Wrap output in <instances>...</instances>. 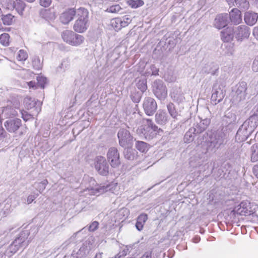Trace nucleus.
Segmentation results:
<instances>
[{
	"instance_id": "obj_44",
	"label": "nucleus",
	"mask_w": 258,
	"mask_h": 258,
	"mask_svg": "<svg viewBox=\"0 0 258 258\" xmlns=\"http://www.w3.org/2000/svg\"><path fill=\"white\" fill-rule=\"evenodd\" d=\"M129 5L133 8H137L144 4L143 1L141 0L134 1L130 0L128 1Z\"/></svg>"
},
{
	"instance_id": "obj_62",
	"label": "nucleus",
	"mask_w": 258,
	"mask_h": 258,
	"mask_svg": "<svg viewBox=\"0 0 258 258\" xmlns=\"http://www.w3.org/2000/svg\"><path fill=\"white\" fill-rule=\"evenodd\" d=\"M200 238L199 237H197L195 238L194 239V242H198L199 240H200Z\"/></svg>"
},
{
	"instance_id": "obj_11",
	"label": "nucleus",
	"mask_w": 258,
	"mask_h": 258,
	"mask_svg": "<svg viewBox=\"0 0 258 258\" xmlns=\"http://www.w3.org/2000/svg\"><path fill=\"white\" fill-rule=\"evenodd\" d=\"M143 106L146 114L149 116L153 115L157 108L155 100L149 97L145 98Z\"/></svg>"
},
{
	"instance_id": "obj_47",
	"label": "nucleus",
	"mask_w": 258,
	"mask_h": 258,
	"mask_svg": "<svg viewBox=\"0 0 258 258\" xmlns=\"http://www.w3.org/2000/svg\"><path fill=\"white\" fill-rule=\"evenodd\" d=\"M138 88L141 91L142 93L144 92L147 89L146 82L144 80H140L137 83Z\"/></svg>"
},
{
	"instance_id": "obj_18",
	"label": "nucleus",
	"mask_w": 258,
	"mask_h": 258,
	"mask_svg": "<svg viewBox=\"0 0 258 258\" xmlns=\"http://www.w3.org/2000/svg\"><path fill=\"white\" fill-rule=\"evenodd\" d=\"M235 28L228 27L224 29L221 32V37L222 40L224 42H229L231 41L234 37Z\"/></svg>"
},
{
	"instance_id": "obj_16",
	"label": "nucleus",
	"mask_w": 258,
	"mask_h": 258,
	"mask_svg": "<svg viewBox=\"0 0 258 258\" xmlns=\"http://www.w3.org/2000/svg\"><path fill=\"white\" fill-rule=\"evenodd\" d=\"M200 122H197L192 127L195 129L197 133L200 134L204 132L208 126L211 122V119L208 117L199 116Z\"/></svg>"
},
{
	"instance_id": "obj_60",
	"label": "nucleus",
	"mask_w": 258,
	"mask_h": 258,
	"mask_svg": "<svg viewBox=\"0 0 258 258\" xmlns=\"http://www.w3.org/2000/svg\"><path fill=\"white\" fill-rule=\"evenodd\" d=\"M102 252L97 253L94 258H102Z\"/></svg>"
},
{
	"instance_id": "obj_19",
	"label": "nucleus",
	"mask_w": 258,
	"mask_h": 258,
	"mask_svg": "<svg viewBox=\"0 0 258 258\" xmlns=\"http://www.w3.org/2000/svg\"><path fill=\"white\" fill-rule=\"evenodd\" d=\"M75 15V9H70L61 14L60 16V22L63 24H68L73 19Z\"/></svg>"
},
{
	"instance_id": "obj_26",
	"label": "nucleus",
	"mask_w": 258,
	"mask_h": 258,
	"mask_svg": "<svg viewBox=\"0 0 258 258\" xmlns=\"http://www.w3.org/2000/svg\"><path fill=\"white\" fill-rule=\"evenodd\" d=\"M148 219V216L146 214H142L137 218L136 227L139 231H141L144 227L146 221Z\"/></svg>"
},
{
	"instance_id": "obj_2",
	"label": "nucleus",
	"mask_w": 258,
	"mask_h": 258,
	"mask_svg": "<svg viewBox=\"0 0 258 258\" xmlns=\"http://www.w3.org/2000/svg\"><path fill=\"white\" fill-rule=\"evenodd\" d=\"M143 123L140 130L142 131V133L147 139H152L160 132H162V130L158 128L150 119H144Z\"/></svg>"
},
{
	"instance_id": "obj_4",
	"label": "nucleus",
	"mask_w": 258,
	"mask_h": 258,
	"mask_svg": "<svg viewBox=\"0 0 258 258\" xmlns=\"http://www.w3.org/2000/svg\"><path fill=\"white\" fill-rule=\"evenodd\" d=\"M29 235V233L27 231L21 233L19 236L10 246L11 251L14 253L21 248H25L30 242Z\"/></svg>"
},
{
	"instance_id": "obj_8",
	"label": "nucleus",
	"mask_w": 258,
	"mask_h": 258,
	"mask_svg": "<svg viewBox=\"0 0 258 258\" xmlns=\"http://www.w3.org/2000/svg\"><path fill=\"white\" fill-rule=\"evenodd\" d=\"M232 212L234 214L239 215H251L253 213L251 203L248 201H243L235 207Z\"/></svg>"
},
{
	"instance_id": "obj_61",
	"label": "nucleus",
	"mask_w": 258,
	"mask_h": 258,
	"mask_svg": "<svg viewBox=\"0 0 258 258\" xmlns=\"http://www.w3.org/2000/svg\"><path fill=\"white\" fill-rule=\"evenodd\" d=\"M35 84L34 82H33L32 81L30 82L29 83V87L31 88V87H34V84Z\"/></svg>"
},
{
	"instance_id": "obj_30",
	"label": "nucleus",
	"mask_w": 258,
	"mask_h": 258,
	"mask_svg": "<svg viewBox=\"0 0 258 258\" xmlns=\"http://www.w3.org/2000/svg\"><path fill=\"white\" fill-rule=\"evenodd\" d=\"M197 134L198 133L196 132L195 129L192 127L190 128L184 135V142L186 143H189L192 141L194 139V135Z\"/></svg>"
},
{
	"instance_id": "obj_7",
	"label": "nucleus",
	"mask_w": 258,
	"mask_h": 258,
	"mask_svg": "<svg viewBox=\"0 0 258 258\" xmlns=\"http://www.w3.org/2000/svg\"><path fill=\"white\" fill-rule=\"evenodd\" d=\"M107 159L113 168H117L121 164L119 153L115 147H111L108 149L107 153Z\"/></svg>"
},
{
	"instance_id": "obj_3",
	"label": "nucleus",
	"mask_w": 258,
	"mask_h": 258,
	"mask_svg": "<svg viewBox=\"0 0 258 258\" xmlns=\"http://www.w3.org/2000/svg\"><path fill=\"white\" fill-rule=\"evenodd\" d=\"M225 134L221 131L212 134L206 142L207 152H215L225 141Z\"/></svg>"
},
{
	"instance_id": "obj_35",
	"label": "nucleus",
	"mask_w": 258,
	"mask_h": 258,
	"mask_svg": "<svg viewBox=\"0 0 258 258\" xmlns=\"http://www.w3.org/2000/svg\"><path fill=\"white\" fill-rule=\"evenodd\" d=\"M90 190H92L91 194H96L97 193L102 194L105 191L110 190L109 186H100L95 188H90Z\"/></svg>"
},
{
	"instance_id": "obj_31",
	"label": "nucleus",
	"mask_w": 258,
	"mask_h": 258,
	"mask_svg": "<svg viewBox=\"0 0 258 258\" xmlns=\"http://www.w3.org/2000/svg\"><path fill=\"white\" fill-rule=\"evenodd\" d=\"M251 161L256 162L258 161V144H254L250 148Z\"/></svg>"
},
{
	"instance_id": "obj_42",
	"label": "nucleus",
	"mask_w": 258,
	"mask_h": 258,
	"mask_svg": "<svg viewBox=\"0 0 258 258\" xmlns=\"http://www.w3.org/2000/svg\"><path fill=\"white\" fill-rule=\"evenodd\" d=\"M28 54L27 52L24 50H20L16 56V58L19 61H24L28 58Z\"/></svg>"
},
{
	"instance_id": "obj_36",
	"label": "nucleus",
	"mask_w": 258,
	"mask_h": 258,
	"mask_svg": "<svg viewBox=\"0 0 258 258\" xmlns=\"http://www.w3.org/2000/svg\"><path fill=\"white\" fill-rule=\"evenodd\" d=\"M136 148L141 152H145L149 149L148 144L143 141H137L136 143Z\"/></svg>"
},
{
	"instance_id": "obj_1",
	"label": "nucleus",
	"mask_w": 258,
	"mask_h": 258,
	"mask_svg": "<svg viewBox=\"0 0 258 258\" xmlns=\"http://www.w3.org/2000/svg\"><path fill=\"white\" fill-rule=\"evenodd\" d=\"M258 125V115H253L246 119L238 130L235 139L238 142L245 141Z\"/></svg>"
},
{
	"instance_id": "obj_9",
	"label": "nucleus",
	"mask_w": 258,
	"mask_h": 258,
	"mask_svg": "<svg viewBox=\"0 0 258 258\" xmlns=\"http://www.w3.org/2000/svg\"><path fill=\"white\" fill-rule=\"evenodd\" d=\"M95 167L98 172L102 175L106 176L109 172V166L106 159L103 156L96 157Z\"/></svg>"
},
{
	"instance_id": "obj_13",
	"label": "nucleus",
	"mask_w": 258,
	"mask_h": 258,
	"mask_svg": "<svg viewBox=\"0 0 258 258\" xmlns=\"http://www.w3.org/2000/svg\"><path fill=\"white\" fill-rule=\"evenodd\" d=\"M234 34L237 40L247 38L250 34L249 29L245 25H240L235 27Z\"/></svg>"
},
{
	"instance_id": "obj_25",
	"label": "nucleus",
	"mask_w": 258,
	"mask_h": 258,
	"mask_svg": "<svg viewBox=\"0 0 258 258\" xmlns=\"http://www.w3.org/2000/svg\"><path fill=\"white\" fill-rule=\"evenodd\" d=\"M75 15L77 19L89 20V12L84 8H80L75 9Z\"/></svg>"
},
{
	"instance_id": "obj_15",
	"label": "nucleus",
	"mask_w": 258,
	"mask_h": 258,
	"mask_svg": "<svg viewBox=\"0 0 258 258\" xmlns=\"http://www.w3.org/2000/svg\"><path fill=\"white\" fill-rule=\"evenodd\" d=\"M229 16L227 14H221L218 15L214 22L215 27L220 29L226 26L228 24Z\"/></svg>"
},
{
	"instance_id": "obj_28",
	"label": "nucleus",
	"mask_w": 258,
	"mask_h": 258,
	"mask_svg": "<svg viewBox=\"0 0 258 258\" xmlns=\"http://www.w3.org/2000/svg\"><path fill=\"white\" fill-rule=\"evenodd\" d=\"M26 5L22 0H16L13 2V7L20 15H23Z\"/></svg>"
},
{
	"instance_id": "obj_64",
	"label": "nucleus",
	"mask_w": 258,
	"mask_h": 258,
	"mask_svg": "<svg viewBox=\"0 0 258 258\" xmlns=\"http://www.w3.org/2000/svg\"><path fill=\"white\" fill-rule=\"evenodd\" d=\"M26 1L29 3H32V2H34L35 0H26Z\"/></svg>"
},
{
	"instance_id": "obj_52",
	"label": "nucleus",
	"mask_w": 258,
	"mask_h": 258,
	"mask_svg": "<svg viewBox=\"0 0 258 258\" xmlns=\"http://www.w3.org/2000/svg\"><path fill=\"white\" fill-rule=\"evenodd\" d=\"M252 69L255 72H258V56L255 58L253 62Z\"/></svg>"
},
{
	"instance_id": "obj_29",
	"label": "nucleus",
	"mask_w": 258,
	"mask_h": 258,
	"mask_svg": "<svg viewBox=\"0 0 258 258\" xmlns=\"http://www.w3.org/2000/svg\"><path fill=\"white\" fill-rule=\"evenodd\" d=\"M167 108L170 116L174 119L177 120L179 114L175 109V105L172 103H169L167 105Z\"/></svg>"
},
{
	"instance_id": "obj_21",
	"label": "nucleus",
	"mask_w": 258,
	"mask_h": 258,
	"mask_svg": "<svg viewBox=\"0 0 258 258\" xmlns=\"http://www.w3.org/2000/svg\"><path fill=\"white\" fill-rule=\"evenodd\" d=\"M229 18L234 24H238L242 21L241 12L237 9H233L229 13Z\"/></svg>"
},
{
	"instance_id": "obj_32",
	"label": "nucleus",
	"mask_w": 258,
	"mask_h": 258,
	"mask_svg": "<svg viewBox=\"0 0 258 258\" xmlns=\"http://www.w3.org/2000/svg\"><path fill=\"white\" fill-rule=\"evenodd\" d=\"M76 36H74V37L72 38V43H70V45L73 46H79L83 43L84 41V37L81 35L75 33Z\"/></svg>"
},
{
	"instance_id": "obj_53",
	"label": "nucleus",
	"mask_w": 258,
	"mask_h": 258,
	"mask_svg": "<svg viewBox=\"0 0 258 258\" xmlns=\"http://www.w3.org/2000/svg\"><path fill=\"white\" fill-rule=\"evenodd\" d=\"M38 196V194L31 195H29L27 200V203L28 204H31L37 197Z\"/></svg>"
},
{
	"instance_id": "obj_17",
	"label": "nucleus",
	"mask_w": 258,
	"mask_h": 258,
	"mask_svg": "<svg viewBox=\"0 0 258 258\" xmlns=\"http://www.w3.org/2000/svg\"><path fill=\"white\" fill-rule=\"evenodd\" d=\"M89 26V20L77 19L73 26L74 30L77 33L85 32Z\"/></svg>"
},
{
	"instance_id": "obj_41",
	"label": "nucleus",
	"mask_w": 258,
	"mask_h": 258,
	"mask_svg": "<svg viewBox=\"0 0 258 258\" xmlns=\"http://www.w3.org/2000/svg\"><path fill=\"white\" fill-rule=\"evenodd\" d=\"M120 23H121V18H119L113 19L111 21V24L115 31L121 29Z\"/></svg>"
},
{
	"instance_id": "obj_56",
	"label": "nucleus",
	"mask_w": 258,
	"mask_h": 258,
	"mask_svg": "<svg viewBox=\"0 0 258 258\" xmlns=\"http://www.w3.org/2000/svg\"><path fill=\"white\" fill-rule=\"evenodd\" d=\"M253 35L258 40V27H254L253 30Z\"/></svg>"
},
{
	"instance_id": "obj_48",
	"label": "nucleus",
	"mask_w": 258,
	"mask_h": 258,
	"mask_svg": "<svg viewBox=\"0 0 258 258\" xmlns=\"http://www.w3.org/2000/svg\"><path fill=\"white\" fill-rule=\"evenodd\" d=\"M33 67L37 70H39L41 67L40 60L38 57L34 58L32 61Z\"/></svg>"
},
{
	"instance_id": "obj_54",
	"label": "nucleus",
	"mask_w": 258,
	"mask_h": 258,
	"mask_svg": "<svg viewBox=\"0 0 258 258\" xmlns=\"http://www.w3.org/2000/svg\"><path fill=\"white\" fill-rule=\"evenodd\" d=\"M22 117L25 121H27L29 119V117L31 115V114H28L26 111H21Z\"/></svg>"
},
{
	"instance_id": "obj_37",
	"label": "nucleus",
	"mask_w": 258,
	"mask_h": 258,
	"mask_svg": "<svg viewBox=\"0 0 258 258\" xmlns=\"http://www.w3.org/2000/svg\"><path fill=\"white\" fill-rule=\"evenodd\" d=\"M171 96L178 103L182 102L185 100L183 94L181 93L180 91H177L176 93L173 92L171 94Z\"/></svg>"
},
{
	"instance_id": "obj_51",
	"label": "nucleus",
	"mask_w": 258,
	"mask_h": 258,
	"mask_svg": "<svg viewBox=\"0 0 258 258\" xmlns=\"http://www.w3.org/2000/svg\"><path fill=\"white\" fill-rule=\"evenodd\" d=\"M39 3L41 6L46 8L50 6L51 0H39Z\"/></svg>"
},
{
	"instance_id": "obj_12",
	"label": "nucleus",
	"mask_w": 258,
	"mask_h": 258,
	"mask_svg": "<svg viewBox=\"0 0 258 258\" xmlns=\"http://www.w3.org/2000/svg\"><path fill=\"white\" fill-rule=\"evenodd\" d=\"M247 84L245 82H241L237 84L234 94L235 99L237 101L245 100L247 94Z\"/></svg>"
},
{
	"instance_id": "obj_59",
	"label": "nucleus",
	"mask_w": 258,
	"mask_h": 258,
	"mask_svg": "<svg viewBox=\"0 0 258 258\" xmlns=\"http://www.w3.org/2000/svg\"><path fill=\"white\" fill-rule=\"evenodd\" d=\"M123 19H125V21L128 25L131 22L132 20L131 18L128 16H125L124 17H123Z\"/></svg>"
},
{
	"instance_id": "obj_46",
	"label": "nucleus",
	"mask_w": 258,
	"mask_h": 258,
	"mask_svg": "<svg viewBox=\"0 0 258 258\" xmlns=\"http://www.w3.org/2000/svg\"><path fill=\"white\" fill-rule=\"evenodd\" d=\"M37 86L41 88H44V85L46 83V78L42 76L37 77Z\"/></svg>"
},
{
	"instance_id": "obj_5",
	"label": "nucleus",
	"mask_w": 258,
	"mask_h": 258,
	"mask_svg": "<svg viewBox=\"0 0 258 258\" xmlns=\"http://www.w3.org/2000/svg\"><path fill=\"white\" fill-rule=\"evenodd\" d=\"M119 144L124 148H131L133 144V137L128 131L125 128H120L117 134Z\"/></svg>"
},
{
	"instance_id": "obj_38",
	"label": "nucleus",
	"mask_w": 258,
	"mask_h": 258,
	"mask_svg": "<svg viewBox=\"0 0 258 258\" xmlns=\"http://www.w3.org/2000/svg\"><path fill=\"white\" fill-rule=\"evenodd\" d=\"M214 64L212 63L206 64L202 69V72L205 74L214 75L215 70L213 69Z\"/></svg>"
},
{
	"instance_id": "obj_27",
	"label": "nucleus",
	"mask_w": 258,
	"mask_h": 258,
	"mask_svg": "<svg viewBox=\"0 0 258 258\" xmlns=\"http://www.w3.org/2000/svg\"><path fill=\"white\" fill-rule=\"evenodd\" d=\"M76 36L75 33L71 30H65L61 33V37L63 41L70 45L72 43V38Z\"/></svg>"
},
{
	"instance_id": "obj_20",
	"label": "nucleus",
	"mask_w": 258,
	"mask_h": 258,
	"mask_svg": "<svg viewBox=\"0 0 258 258\" xmlns=\"http://www.w3.org/2000/svg\"><path fill=\"white\" fill-rule=\"evenodd\" d=\"M155 117L156 122L160 125L165 124L169 120V117L164 110H158Z\"/></svg>"
},
{
	"instance_id": "obj_50",
	"label": "nucleus",
	"mask_w": 258,
	"mask_h": 258,
	"mask_svg": "<svg viewBox=\"0 0 258 258\" xmlns=\"http://www.w3.org/2000/svg\"><path fill=\"white\" fill-rule=\"evenodd\" d=\"M98 222L94 221L90 225L88 229L90 231H94L98 228Z\"/></svg>"
},
{
	"instance_id": "obj_22",
	"label": "nucleus",
	"mask_w": 258,
	"mask_h": 258,
	"mask_svg": "<svg viewBox=\"0 0 258 258\" xmlns=\"http://www.w3.org/2000/svg\"><path fill=\"white\" fill-rule=\"evenodd\" d=\"M244 19L247 25L253 26L257 21L258 15L252 11H248L245 13Z\"/></svg>"
},
{
	"instance_id": "obj_10",
	"label": "nucleus",
	"mask_w": 258,
	"mask_h": 258,
	"mask_svg": "<svg viewBox=\"0 0 258 258\" xmlns=\"http://www.w3.org/2000/svg\"><path fill=\"white\" fill-rule=\"evenodd\" d=\"M225 96V90L223 87L217 84H214L211 96V100L216 104L221 101Z\"/></svg>"
},
{
	"instance_id": "obj_57",
	"label": "nucleus",
	"mask_w": 258,
	"mask_h": 258,
	"mask_svg": "<svg viewBox=\"0 0 258 258\" xmlns=\"http://www.w3.org/2000/svg\"><path fill=\"white\" fill-rule=\"evenodd\" d=\"M128 24L125 22V19H121V23H120L121 28L122 27H125L127 26Z\"/></svg>"
},
{
	"instance_id": "obj_24",
	"label": "nucleus",
	"mask_w": 258,
	"mask_h": 258,
	"mask_svg": "<svg viewBox=\"0 0 258 258\" xmlns=\"http://www.w3.org/2000/svg\"><path fill=\"white\" fill-rule=\"evenodd\" d=\"M17 114V111L11 106L8 105L2 109V116L5 118L11 117Z\"/></svg>"
},
{
	"instance_id": "obj_63",
	"label": "nucleus",
	"mask_w": 258,
	"mask_h": 258,
	"mask_svg": "<svg viewBox=\"0 0 258 258\" xmlns=\"http://www.w3.org/2000/svg\"><path fill=\"white\" fill-rule=\"evenodd\" d=\"M226 1L228 3V4L229 5H231V4L233 3V0H226Z\"/></svg>"
},
{
	"instance_id": "obj_14",
	"label": "nucleus",
	"mask_w": 258,
	"mask_h": 258,
	"mask_svg": "<svg viewBox=\"0 0 258 258\" xmlns=\"http://www.w3.org/2000/svg\"><path fill=\"white\" fill-rule=\"evenodd\" d=\"M21 125V120L19 118L8 120L4 123L6 129L11 133H14L17 131Z\"/></svg>"
},
{
	"instance_id": "obj_23",
	"label": "nucleus",
	"mask_w": 258,
	"mask_h": 258,
	"mask_svg": "<svg viewBox=\"0 0 258 258\" xmlns=\"http://www.w3.org/2000/svg\"><path fill=\"white\" fill-rule=\"evenodd\" d=\"M24 103L26 107H27L28 109L35 107L34 110H35V112L33 113V115L38 114L41 111L40 107L36 106V102L30 98H25L24 100Z\"/></svg>"
},
{
	"instance_id": "obj_39",
	"label": "nucleus",
	"mask_w": 258,
	"mask_h": 258,
	"mask_svg": "<svg viewBox=\"0 0 258 258\" xmlns=\"http://www.w3.org/2000/svg\"><path fill=\"white\" fill-rule=\"evenodd\" d=\"M10 36L8 33H3L0 35V43L4 46H7L10 44Z\"/></svg>"
},
{
	"instance_id": "obj_40",
	"label": "nucleus",
	"mask_w": 258,
	"mask_h": 258,
	"mask_svg": "<svg viewBox=\"0 0 258 258\" xmlns=\"http://www.w3.org/2000/svg\"><path fill=\"white\" fill-rule=\"evenodd\" d=\"M48 183L47 179H44L40 182L35 183L34 185L36 189L40 193H42V192L45 189L46 186Z\"/></svg>"
},
{
	"instance_id": "obj_34",
	"label": "nucleus",
	"mask_w": 258,
	"mask_h": 258,
	"mask_svg": "<svg viewBox=\"0 0 258 258\" xmlns=\"http://www.w3.org/2000/svg\"><path fill=\"white\" fill-rule=\"evenodd\" d=\"M1 20L3 22V24L5 25H11L12 24L13 22V19L14 16L12 14H9L5 15L3 14L1 15Z\"/></svg>"
},
{
	"instance_id": "obj_6",
	"label": "nucleus",
	"mask_w": 258,
	"mask_h": 258,
	"mask_svg": "<svg viewBox=\"0 0 258 258\" xmlns=\"http://www.w3.org/2000/svg\"><path fill=\"white\" fill-rule=\"evenodd\" d=\"M153 92L159 100H164L167 96V89L162 80H157L153 85Z\"/></svg>"
},
{
	"instance_id": "obj_58",
	"label": "nucleus",
	"mask_w": 258,
	"mask_h": 258,
	"mask_svg": "<svg viewBox=\"0 0 258 258\" xmlns=\"http://www.w3.org/2000/svg\"><path fill=\"white\" fill-rule=\"evenodd\" d=\"M141 258H152L150 252H146Z\"/></svg>"
},
{
	"instance_id": "obj_43",
	"label": "nucleus",
	"mask_w": 258,
	"mask_h": 258,
	"mask_svg": "<svg viewBox=\"0 0 258 258\" xmlns=\"http://www.w3.org/2000/svg\"><path fill=\"white\" fill-rule=\"evenodd\" d=\"M124 156L125 158L130 160H134L135 157L134 154L132 153V151L130 148H125L124 150Z\"/></svg>"
},
{
	"instance_id": "obj_33",
	"label": "nucleus",
	"mask_w": 258,
	"mask_h": 258,
	"mask_svg": "<svg viewBox=\"0 0 258 258\" xmlns=\"http://www.w3.org/2000/svg\"><path fill=\"white\" fill-rule=\"evenodd\" d=\"M236 5L242 11L247 10L249 7V2L247 0H234Z\"/></svg>"
},
{
	"instance_id": "obj_49",
	"label": "nucleus",
	"mask_w": 258,
	"mask_h": 258,
	"mask_svg": "<svg viewBox=\"0 0 258 258\" xmlns=\"http://www.w3.org/2000/svg\"><path fill=\"white\" fill-rule=\"evenodd\" d=\"M107 10L109 12L116 13L119 12L120 10V8L118 5L112 6Z\"/></svg>"
},
{
	"instance_id": "obj_55",
	"label": "nucleus",
	"mask_w": 258,
	"mask_h": 258,
	"mask_svg": "<svg viewBox=\"0 0 258 258\" xmlns=\"http://www.w3.org/2000/svg\"><path fill=\"white\" fill-rule=\"evenodd\" d=\"M252 172L253 174L258 178V165H255L253 167Z\"/></svg>"
},
{
	"instance_id": "obj_45",
	"label": "nucleus",
	"mask_w": 258,
	"mask_h": 258,
	"mask_svg": "<svg viewBox=\"0 0 258 258\" xmlns=\"http://www.w3.org/2000/svg\"><path fill=\"white\" fill-rule=\"evenodd\" d=\"M132 100L135 103H139L142 98V93L140 92H133L131 95Z\"/></svg>"
}]
</instances>
